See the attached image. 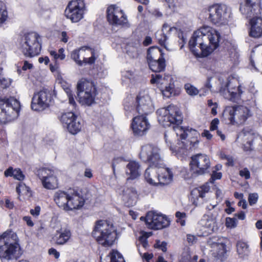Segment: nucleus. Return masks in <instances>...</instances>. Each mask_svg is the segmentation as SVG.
Returning a JSON list of instances; mask_svg holds the SVG:
<instances>
[{
	"instance_id": "obj_15",
	"label": "nucleus",
	"mask_w": 262,
	"mask_h": 262,
	"mask_svg": "<svg viewBox=\"0 0 262 262\" xmlns=\"http://www.w3.org/2000/svg\"><path fill=\"white\" fill-rule=\"evenodd\" d=\"M71 57L79 66H82L83 63H94L96 59L92 50L85 47L73 51L71 53Z\"/></svg>"
},
{
	"instance_id": "obj_32",
	"label": "nucleus",
	"mask_w": 262,
	"mask_h": 262,
	"mask_svg": "<svg viewBox=\"0 0 262 262\" xmlns=\"http://www.w3.org/2000/svg\"><path fill=\"white\" fill-rule=\"evenodd\" d=\"M140 165L138 162L132 161L126 165V174L129 177L127 180H134L138 178L140 175Z\"/></svg>"
},
{
	"instance_id": "obj_38",
	"label": "nucleus",
	"mask_w": 262,
	"mask_h": 262,
	"mask_svg": "<svg viewBox=\"0 0 262 262\" xmlns=\"http://www.w3.org/2000/svg\"><path fill=\"white\" fill-rule=\"evenodd\" d=\"M237 252L241 258H247L250 254L249 245L246 242L239 241L236 243Z\"/></svg>"
},
{
	"instance_id": "obj_64",
	"label": "nucleus",
	"mask_w": 262,
	"mask_h": 262,
	"mask_svg": "<svg viewBox=\"0 0 262 262\" xmlns=\"http://www.w3.org/2000/svg\"><path fill=\"white\" fill-rule=\"evenodd\" d=\"M203 137H205L208 140H210L212 138V135L210 133L209 131L205 130L202 134Z\"/></svg>"
},
{
	"instance_id": "obj_6",
	"label": "nucleus",
	"mask_w": 262,
	"mask_h": 262,
	"mask_svg": "<svg viewBox=\"0 0 262 262\" xmlns=\"http://www.w3.org/2000/svg\"><path fill=\"white\" fill-rule=\"evenodd\" d=\"M39 35L35 32L24 35L19 44V50L26 57H32L38 55L41 45L38 40Z\"/></svg>"
},
{
	"instance_id": "obj_24",
	"label": "nucleus",
	"mask_w": 262,
	"mask_h": 262,
	"mask_svg": "<svg viewBox=\"0 0 262 262\" xmlns=\"http://www.w3.org/2000/svg\"><path fill=\"white\" fill-rule=\"evenodd\" d=\"M209 189L210 187L207 184L193 189L191 192V201L193 204L197 206L203 203V199Z\"/></svg>"
},
{
	"instance_id": "obj_18",
	"label": "nucleus",
	"mask_w": 262,
	"mask_h": 262,
	"mask_svg": "<svg viewBox=\"0 0 262 262\" xmlns=\"http://www.w3.org/2000/svg\"><path fill=\"white\" fill-rule=\"evenodd\" d=\"M146 224L149 228L159 230L168 226L169 221L162 214L149 212L146 216Z\"/></svg>"
},
{
	"instance_id": "obj_44",
	"label": "nucleus",
	"mask_w": 262,
	"mask_h": 262,
	"mask_svg": "<svg viewBox=\"0 0 262 262\" xmlns=\"http://www.w3.org/2000/svg\"><path fill=\"white\" fill-rule=\"evenodd\" d=\"M111 262H125V261L119 252L113 250L111 253Z\"/></svg>"
},
{
	"instance_id": "obj_35",
	"label": "nucleus",
	"mask_w": 262,
	"mask_h": 262,
	"mask_svg": "<svg viewBox=\"0 0 262 262\" xmlns=\"http://www.w3.org/2000/svg\"><path fill=\"white\" fill-rule=\"evenodd\" d=\"M163 53L162 50L157 47H150L147 50V60H160L164 59L163 58Z\"/></svg>"
},
{
	"instance_id": "obj_40",
	"label": "nucleus",
	"mask_w": 262,
	"mask_h": 262,
	"mask_svg": "<svg viewBox=\"0 0 262 262\" xmlns=\"http://www.w3.org/2000/svg\"><path fill=\"white\" fill-rule=\"evenodd\" d=\"M81 128V124L77 118L67 127L69 132L72 134H76L79 132Z\"/></svg>"
},
{
	"instance_id": "obj_36",
	"label": "nucleus",
	"mask_w": 262,
	"mask_h": 262,
	"mask_svg": "<svg viewBox=\"0 0 262 262\" xmlns=\"http://www.w3.org/2000/svg\"><path fill=\"white\" fill-rule=\"evenodd\" d=\"M147 62L150 69L156 73L163 71L166 67L164 59L150 60Z\"/></svg>"
},
{
	"instance_id": "obj_27",
	"label": "nucleus",
	"mask_w": 262,
	"mask_h": 262,
	"mask_svg": "<svg viewBox=\"0 0 262 262\" xmlns=\"http://www.w3.org/2000/svg\"><path fill=\"white\" fill-rule=\"evenodd\" d=\"M162 167V165L161 167H156L151 165L146 169L144 177L147 183L152 185H158V174L160 172L159 170Z\"/></svg>"
},
{
	"instance_id": "obj_56",
	"label": "nucleus",
	"mask_w": 262,
	"mask_h": 262,
	"mask_svg": "<svg viewBox=\"0 0 262 262\" xmlns=\"http://www.w3.org/2000/svg\"><path fill=\"white\" fill-rule=\"evenodd\" d=\"M26 190L27 192L29 191V188L26 186L25 184H19L16 187V191L18 194L20 193L21 190Z\"/></svg>"
},
{
	"instance_id": "obj_58",
	"label": "nucleus",
	"mask_w": 262,
	"mask_h": 262,
	"mask_svg": "<svg viewBox=\"0 0 262 262\" xmlns=\"http://www.w3.org/2000/svg\"><path fill=\"white\" fill-rule=\"evenodd\" d=\"M40 211V207L38 206H36L34 209L30 210V213L34 216H37L39 215Z\"/></svg>"
},
{
	"instance_id": "obj_51",
	"label": "nucleus",
	"mask_w": 262,
	"mask_h": 262,
	"mask_svg": "<svg viewBox=\"0 0 262 262\" xmlns=\"http://www.w3.org/2000/svg\"><path fill=\"white\" fill-rule=\"evenodd\" d=\"M166 245L167 243L165 242H161L160 241H157L155 247L161 249L163 252H166L167 250Z\"/></svg>"
},
{
	"instance_id": "obj_60",
	"label": "nucleus",
	"mask_w": 262,
	"mask_h": 262,
	"mask_svg": "<svg viewBox=\"0 0 262 262\" xmlns=\"http://www.w3.org/2000/svg\"><path fill=\"white\" fill-rule=\"evenodd\" d=\"M23 220L26 222L27 225L29 227H32L34 225V223L31 220V218L30 216H24L23 217Z\"/></svg>"
},
{
	"instance_id": "obj_7",
	"label": "nucleus",
	"mask_w": 262,
	"mask_h": 262,
	"mask_svg": "<svg viewBox=\"0 0 262 262\" xmlns=\"http://www.w3.org/2000/svg\"><path fill=\"white\" fill-rule=\"evenodd\" d=\"M77 88L80 102L87 105H91L94 103L96 88L92 81L82 78L78 82Z\"/></svg>"
},
{
	"instance_id": "obj_8",
	"label": "nucleus",
	"mask_w": 262,
	"mask_h": 262,
	"mask_svg": "<svg viewBox=\"0 0 262 262\" xmlns=\"http://www.w3.org/2000/svg\"><path fill=\"white\" fill-rule=\"evenodd\" d=\"M209 20L213 24L218 26L226 25L228 21L230 13L225 5H214L207 10Z\"/></svg>"
},
{
	"instance_id": "obj_45",
	"label": "nucleus",
	"mask_w": 262,
	"mask_h": 262,
	"mask_svg": "<svg viewBox=\"0 0 262 262\" xmlns=\"http://www.w3.org/2000/svg\"><path fill=\"white\" fill-rule=\"evenodd\" d=\"M10 79L4 77L2 75V69L0 68V86L2 88L5 89L8 87L11 84Z\"/></svg>"
},
{
	"instance_id": "obj_52",
	"label": "nucleus",
	"mask_w": 262,
	"mask_h": 262,
	"mask_svg": "<svg viewBox=\"0 0 262 262\" xmlns=\"http://www.w3.org/2000/svg\"><path fill=\"white\" fill-rule=\"evenodd\" d=\"M139 254L140 256L142 257L143 259H145L146 261L149 260L153 257V254L152 253H148L147 252H145L142 254L141 249H138Z\"/></svg>"
},
{
	"instance_id": "obj_3",
	"label": "nucleus",
	"mask_w": 262,
	"mask_h": 262,
	"mask_svg": "<svg viewBox=\"0 0 262 262\" xmlns=\"http://www.w3.org/2000/svg\"><path fill=\"white\" fill-rule=\"evenodd\" d=\"M92 234L97 241L104 247L112 245L117 237L113 224L102 220L96 222Z\"/></svg>"
},
{
	"instance_id": "obj_5",
	"label": "nucleus",
	"mask_w": 262,
	"mask_h": 262,
	"mask_svg": "<svg viewBox=\"0 0 262 262\" xmlns=\"http://www.w3.org/2000/svg\"><path fill=\"white\" fill-rule=\"evenodd\" d=\"M157 113L159 123L165 127H169L171 125H179L182 122L181 113L179 108L174 105L160 108Z\"/></svg>"
},
{
	"instance_id": "obj_13",
	"label": "nucleus",
	"mask_w": 262,
	"mask_h": 262,
	"mask_svg": "<svg viewBox=\"0 0 262 262\" xmlns=\"http://www.w3.org/2000/svg\"><path fill=\"white\" fill-rule=\"evenodd\" d=\"M84 9L83 0H72L64 11L65 15L72 22L77 23L83 18Z\"/></svg>"
},
{
	"instance_id": "obj_10",
	"label": "nucleus",
	"mask_w": 262,
	"mask_h": 262,
	"mask_svg": "<svg viewBox=\"0 0 262 262\" xmlns=\"http://www.w3.org/2000/svg\"><path fill=\"white\" fill-rule=\"evenodd\" d=\"M139 157L143 161L149 163L150 165L156 167L163 165L160 149L155 145L148 144L142 146Z\"/></svg>"
},
{
	"instance_id": "obj_49",
	"label": "nucleus",
	"mask_w": 262,
	"mask_h": 262,
	"mask_svg": "<svg viewBox=\"0 0 262 262\" xmlns=\"http://www.w3.org/2000/svg\"><path fill=\"white\" fill-rule=\"evenodd\" d=\"M258 197V194L256 193L249 194L248 197L249 204L251 206L255 204L257 202Z\"/></svg>"
},
{
	"instance_id": "obj_14",
	"label": "nucleus",
	"mask_w": 262,
	"mask_h": 262,
	"mask_svg": "<svg viewBox=\"0 0 262 262\" xmlns=\"http://www.w3.org/2000/svg\"><path fill=\"white\" fill-rule=\"evenodd\" d=\"M207 248L212 256L216 259L223 261L226 258V246L221 238L213 236L209 238L207 243Z\"/></svg>"
},
{
	"instance_id": "obj_30",
	"label": "nucleus",
	"mask_w": 262,
	"mask_h": 262,
	"mask_svg": "<svg viewBox=\"0 0 262 262\" xmlns=\"http://www.w3.org/2000/svg\"><path fill=\"white\" fill-rule=\"evenodd\" d=\"M200 224L207 229L208 233L215 232L218 229L216 217L213 214H205L200 221Z\"/></svg>"
},
{
	"instance_id": "obj_31",
	"label": "nucleus",
	"mask_w": 262,
	"mask_h": 262,
	"mask_svg": "<svg viewBox=\"0 0 262 262\" xmlns=\"http://www.w3.org/2000/svg\"><path fill=\"white\" fill-rule=\"evenodd\" d=\"M137 192L133 187L125 188L122 191V200L127 206L134 205L137 200Z\"/></svg>"
},
{
	"instance_id": "obj_12",
	"label": "nucleus",
	"mask_w": 262,
	"mask_h": 262,
	"mask_svg": "<svg viewBox=\"0 0 262 262\" xmlns=\"http://www.w3.org/2000/svg\"><path fill=\"white\" fill-rule=\"evenodd\" d=\"M172 78L169 75H162L160 74L155 73L151 75L150 82L152 84H156L160 89L164 96L170 97L173 93L174 86Z\"/></svg>"
},
{
	"instance_id": "obj_42",
	"label": "nucleus",
	"mask_w": 262,
	"mask_h": 262,
	"mask_svg": "<svg viewBox=\"0 0 262 262\" xmlns=\"http://www.w3.org/2000/svg\"><path fill=\"white\" fill-rule=\"evenodd\" d=\"M64 50L63 48H60L58 50V52L55 51H50V54L52 56L54 59L56 61L57 59L63 60L66 55L64 54Z\"/></svg>"
},
{
	"instance_id": "obj_26",
	"label": "nucleus",
	"mask_w": 262,
	"mask_h": 262,
	"mask_svg": "<svg viewBox=\"0 0 262 262\" xmlns=\"http://www.w3.org/2000/svg\"><path fill=\"white\" fill-rule=\"evenodd\" d=\"M71 192H72V189H71L67 191L59 190L56 191L54 195L55 202L59 207L67 210L69 197L71 196Z\"/></svg>"
},
{
	"instance_id": "obj_9",
	"label": "nucleus",
	"mask_w": 262,
	"mask_h": 262,
	"mask_svg": "<svg viewBox=\"0 0 262 262\" xmlns=\"http://www.w3.org/2000/svg\"><path fill=\"white\" fill-rule=\"evenodd\" d=\"M224 113L228 116L230 123L241 124L252 115L249 108L244 105H235L226 108Z\"/></svg>"
},
{
	"instance_id": "obj_4",
	"label": "nucleus",
	"mask_w": 262,
	"mask_h": 262,
	"mask_svg": "<svg viewBox=\"0 0 262 262\" xmlns=\"http://www.w3.org/2000/svg\"><path fill=\"white\" fill-rule=\"evenodd\" d=\"M20 107L19 102L13 97L0 98V123H6L16 119Z\"/></svg>"
},
{
	"instance_id": "obj_11",
	"label": "nucleus",
	"mask_w": 262,
	"mask_h": 262,
	"mask_svg": "<svg viewBox=\"0 0 262 262\" xmlns=\"http://www.w3.org/2000/svg\"><path fill=\"white\" fill-rule=\"evenodd\" d=\"M190 165L194 174L202 175L209 172L210 161L206 155L198 154L191 157Z\"/></svg>"
},
{
	"instance_id": "obj_61",
	"label": "nucleus",
	"mask_w": 262,
	"mask_h": 262,
	"mask_svg": "<svg viewBox=\"0 0 262 262\" xmlns=\"http://www.w3.org/2000/svg\"><path fill=\"white\" fill-rule=\"evenodd\" d=\"M49 253L50 255H53L56 258L59 257V253L54 248H51L49 250Z\"/></svg>"
},
{
	"instance_id": "obj_16",
	"label": "nucleus",
	"mask_w": 262,
	"mask_h": 262,
	"mask_svg": "<svg viewBox=\"0 0 262 262\" xmlns=\"http://www.w3.org/2000/svg\"><path fill=\"white\" fill-rule=\"evenodd\" d=\"M51 100V92L48 89H43L34 94L32 99L31 108L36 111L43 110L49 106Z\"/></svg>"
},
{
	"instance_id": "obj_19",
	"label": "nucleus",
	"mask_w": 262,
	"mask_h": 262,
	"mask_svg": "<svg viewBox=\"0 0 262 262\" xmlns=\"http://www.w3.org/2000/svg\"><path fill=\"white\" fill-rule=\"evenodd\" d=\"M137 111L140 115H147L154 111L151 98L147 93L141 92L137 97Z\"/></svg>"
},
{
	"instance_id": "obj_2",
	"label": "nucleus",
	"mask_w": 262,
	"mask_h": 262,
	"mask_svg": "<svg viewBox=\"0 0 262 262\" xmlns=\"http://www.w3.org/2000/svg\"><path fill=\"white\" fill-rule=\"evenodd\" d=\"M16 233L7 230L0 236V258L7 260L16 258L20 254Z\"/></svg>"
},
{
	"instance_id": "obj_57",
	"label": "nucleus",
	"mask_w": 262,
	"mask_h": 262,
	"mask_svg": "<svg viewBox=\"0 0 262 262\" xmlns=\"http://www.w3.org/2000/svg\"><path fill=\"white\" fill-rule=\"evenodd\" d=\"M14 169L12 167H9L4 172V175L5 177H13L14 174Z\"/></svg>"
},
{
	"instance_id": "obj_55",
	"label": "nucleus",
	"mask_w": 262,
	"mask_h": 262,
	"mask_svg": "<svg viewBox=\"0 0 262 262\" xmlns=\"http://www.w3.org/2000/svg\"><path fill=\"white\" fill-rule=\"evenodd\" d=\"M122 161L121 158H117L113 159L112 164V167L113 170V173L115 174V167L116 166Z\"/></svg>"
},
{
	"instance_id": "obj_29",
	"label": "nucleus",
	"mask_w": 262,
	"mask_h": 262,
	"mask_svg": "<svg viewBox=\"0 0 262 262\" xmlns=\"http://www.w3.org/2000/svg\"><path fill=\"white\" fill-rule=\"evenodd\" d=\"M70 195L67 210L77 209L83 206L84 200L76 191L72 189Z\"/></svg>"
},
{
	"instance_id": "obj_41",
	"label": "nucleus",
	"mask_w": 262,
	"mask_h": 262,
	"mask_svg": "<svg viewBox=\"0 0 262 262\" xmlns=\"http://www.w3.org/2000/svg\"><path fill=\"white\" fill-rule=\"evenodd\" d=\"M122 77L123 83L132 82L134 80L135 75L133 71L127 70L122 72Z\"/></svg>"
},
{
	"instance_id": "obj_17",
	"label": "nucleus",
	"mask_w": 262,
	"mask_h": 262,
	"mask_svg": "<svg viewBox=\"0 0 262 262\" xmlns=\"http://www.w3.org/2000/svg\"><path fill=\"white\" fill-rule=\"evenodd\" d=\"M37 175L45 188L54 189L58 187V180L54 170L42 168L37 170Z\"/></svg>"
},
{
	"instance_id": "obj_33",
	"label": "nucleus",
	"mask_w": 262,
	"mask_h": 262,
	"mask_svg": "<svg viewBox=\"0 0 262 262\" xmlns=\"http://www.w3.org/2000/svg\"><path fill=\"white\" fill-rule=\"evenodd\" d=\"M71 236V231L69 229H61L57 230L53 237V240L55 243L58 245H62L67 243Z\"/></svg>"
},
{
	"instance_id": "obj_54",
	"label": "nucleus",
	"mask_w": 262,
	"mask_h": 262,
	"mask_svg": "<svg viewBox=\"0 0 262 262\" xmlns=\"http://www.w3.org/2000/svg\"><path fill=\"white\" fill-rule=\"evenodd\" d=\"M219 124V120L217 118H214L211 122L210 129L212 131L217 128V125Z\"/></svg>"
},
{
	"instance_id": "obj_63",
	"label": "nucleus",
	"mask_w": 262,
	"mask_h": 262,
	"mask_svg": "<svg viewBox=\"0 0 262 262\" xmlns=\"http://www.w3.org/2000/svg\"><path fill=\"white\" fill-rule=\"evenodd\" d=\"M68 38L67 32L62 31L61 33V40L62 42L66 43L68 41Z\"/></svg>"
},
{
	"instance_id": "obj_25",
	"label": "nucleus",
	"mask_w": 262,
	"mask_h": 262,
	"mask_svg": "<svg viewBox=\"0 0 262 262\" xmlns=\"http://www.w3.org/2000/svg\"><path fill=\"white\" fill-rule=\"evenodd\" d=\"M229 82L227 83L225 87L221 88L220 92L225 98L233 102H236L243 93L241 86L238 85L237 89L234 88L233 91L232 89H229Z\"/></svg>"
},
{
	"instance_id": "obj_22",
	"label": "nucleus",
	"mask_w": 262,
	"mask_h": 262,
	"mask_svg": "<svg viewBox=\"0 0 262 262\" xmlns=\"http://www.w3.org/2000/svg\"><path fill=\"white\" fill-rule=\"evenodd\" d=\"M260 0H246L245 5L240 8V11L247 17H251L252 15H260Z\"/></svg>"
},
{
	"instance_id": "obj_28",
	"label": "nucleus",
	"mask_w": 262,
	"mask_h": 262,
	"mask_svg": "<svg viewBox=\"0 0 262 262\" xmlns=\"http://www.w3.org/2000/svg\"><path fill=\"white\" fill-rule=\"evenodd\" d=\"M242 134L244 136V140L246 142L244 144V149L246 151L252 150L253 149V142L255 140H260V139L250 129L244 128L243 130Z\"/></svg>"
},
{
	"instance_id": "obj_47",
	"label": "nucleus",
	"mask_w": 262,
	"mask_h": 262,
	"mask_svg": "<svg viewBox=\"0 0 262 262\" xmlns=\"http://www.w3.org/2000/svg\"><path fill=\"white\" fill-rule=\"evenodd\" d=\"M237 219L235 217H227L226 219V225L227 227L234 228L236 226Z\"/></svg>"
},
{
	"instance_id": "obj_46",
	"label": "nucleus",
	"mask_w": 262,
	"mask_h": 262,
	"mask_svg": "<svg viewBox=\"0 0 262 262\" xmlns=\"http://www.w3.org/2000/svg\"><path fill=\"white\" fill-rule=\"evenodd\" d=\"M185 89L187 94L189 95H196L199 93L198 89L189 83H187L185 85Z\"/></svg>"
},
{
	"instance_id": "obj_37",
	"label": "nucleus",
	"mask_w": 262,
	"mask_h": 262,
	"mask_svg": "<svg viewBox=\"0 0 262 262\" xmlns=\"http://www.w3.org/2000/svg\"><path fill=\"white\" fill-rule=\"evenodd\" d=\"M173 129L175 131L176 134L177 136H180L181 139H185L188 136V134L187 132H189V134H191L194 135H199L198 133L195 130H191L189 131L188 129H185L182 126H179L178 124H174L172 126Z\"/></svg>"
},
{
	"instance_id": "obj_48",
	"label": "nucleus",
	"mask_w": 262,
	"mask_h": 262,
	"mask_svg": "<svg viewBox=\"0 0 262 262\" xmlns=\"http://www.w3.org/2000/svg\"><path fill=\"white\" fill-rule=\"evenodd\" d=\"M13 178L17 180L22 181L25 179V176L21 170L19 169H15L14 171Z\"/></svg>"
},
{
	"instance_id": "obj_23",
	"label": "nucleus",
	"mask_w": 262,
	"mask_h": 262,
	"mask_svg": "<svg viewBox=\"0 0 262 262\" xmlns=\"http://www.w3.org/2000/svg\"><path fill=\"white\" fill-rule=\"evenodd\" d=\"M250 20V29L249 35L254 38H258L262 35V18L260 15H252Z\"/></svg>"
},
{
	"instance_id": "obj_39",
	"label": "nucleus",
	"mask_w": 262,
	"mask_h": 262,
	"mask_svg": "<svg viewBox=\"0 0 262 262\" xmlns=\"http://www.w3.org/2000/svg\"><path fill=\"white\" fill-rule=\"evenodd\" d=\"M76 118V116L73 113L68 112L62 115L60 117V121L64 127H67Z\"/></svg>"
},
{
	"instance_id": "obj_62",
	"label": "nucleus",
	"mask_w": 262,
	"mask_h": 262,
	"mask_svg": "<svg viewBox=\"0 0 262 262\" xmlns=\"http://www.w3.org/2000/svg\"><path fill=\"white\" fill-rule=\"evenodd\" d=\"M234 217L237 218L239 220H243L245 219V213L244 211H241L238 213L234 214Z\"/></svg>"
},
{
	"instance_id": "obj_1",
	"label": "nucleus",
	"mask_w": 262,
	"mask_h": 262,
	"mask_svg": "<svg viewBox=\"0 0 262 262\" xmlns=\"http://www.w3.org/2000/svg\"><path fill=\"white\" fill-rule=\"evenodd\" d=\"M221 39L220 33L209 26H204L195 31L189 41L190 50L195 52L198 46L203 56H207L219 46Z\"/></svg>"
},
{
	"instance_id": "obj_53",
	"label": "nucleus",
	"mask_w": 262,
	"mask_h": 262,
	"mask_svg": "<svg viewBox=\"0 0 262 262\" xmlns=\"http://www.w3.org/2000/svg\"><path fill=\"white\" fill-rule=\"evenodd\" d=\"M239 175L241 177H245L246 179H249L250 177V171L246 168L239 171Z\"/></svg>"
},
{
	"instance_id": "obj_59",
	"label": "nucleus",
	"mask_w": 262,
	"mask_h": 262,
	"mask_svg": "<svg viewBox=\"0 0 262 262\" xmlns=\"http://www.w3.org/2000/svg\"><path fill=\"white\" fill-rule=\"evenodd\" d=\"M149 236L147 233H144L141 236H140L139 238V241L140 242V244L143 243L144 242H147V238Z\"/></svg>"
},
{
	"instance_id": "obj_34",
	"label": "nucleus",
	"mask_w": 262,
	"mask_h": 262,
	"mask_svg": "<svg viewBox=\"0 0 262 262\" xmlns=\"http://www.w3.org/2000/svg\"><path fill=\"white\" fill-rule=\"evenodd\" d=\"M158 185H166L170 184L173 179V173L169 168H163L158 174Z\"/></svg>"
},
{
	"instance_id": "obj_21",
	"label": "nucleus",
	"mask_w": 262,
	"mask_h": 262,
	"mask_svg": "<svg viewBox=\"0 0 262 262\" xmlns=\"http://www.w3.org/2000/svg\"><path fill=\"white\" fill-rule=\"evenodd\" d=\"M131 126L135 135L142 136L146 134L150 125L146 116L140 115L133 118Z\"/></svg>"
},
{
	"instance_id": "obj_50",
	"label": "nucleus",
	"mask_w": 262,
	"mask_h": 262,
	"mask_svg": "<svg viewBox=\"0 0 262 262\" xmlns=\"http://www.w3.org/2000/svg\"><path fill=\"white\" fill-rule=\"evenodd\" d=\"M181 260L182 262H192L191 256L188 251H186L182 253Z\"/></svg>"
},
{
	"instance_id": "obj_20",
	"label": "nucleus",
	"mask_w": 262,
	"mask_h": 262,
	"mask_svg": "<svg viewBox=\"0 0 262 262\" xmlns=\"http://www.w3.org/2000/svg\"><path fill=\"white\" fill-rule=\"evenodd\" d=\"M108 21L116 26H124L127 24V19L123 11L115 6H110L107 9Z\"/></svg>"
},
{
	"instance_id": "obj_43",
	"label": "nucleus",
	"mask_w": 262,
	"mask_h": 262,
	"mask_svg": "<svg viewBox=\"0 0 262 262\" xmlns=\"http://www.w3.org/2000/svg\"><path fill=\"white\" fill-rule=\"evenodd\" d=\"M8 17V13L5 4L0 2V24L4 23Z\"/></svg>"
}]
</instances>
